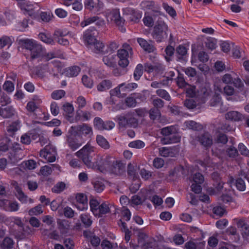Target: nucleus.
<instances>
[{
	"label": "nucleus",
	"instance_id": "nucleus-20",
	"mask_svg": "<svg viewBox=\"0 0 249 249\" xmlns=\"http://www.w3.org/2000/svg\"><path fill=\"white\" fill-rule=\"evenodd\" d=\"M76 134L80 137V135H84L85 136H90L92 134V128L86 124H83L75 126Z\"/></svg>",
	"mask_w": 249,
	"mask_h": 249
},
{
	"label": "nucleus",
	"instance_id": "nucleus-32",
	"mask_svg": "<svg viewBox=\"0 0 249 249\" xmlns=\"http://www.w3.org/2000/svg\"><path fill=\"white\" fill-rule=\"evenodd\" d=\"M112 87V82L109 80L105 79L100 82L97 86L99 91H104L110 89Z\"/></svg>",
	"mask_w": 249,
	"mask_h": 249
},
{
	"label": "nucleus",
	"instance_id": "nucleus-10",
	"mask_svg": "<svg viewBox=\"0 0 249 249\" xmlns=\"http://www.w3.org/2000/svg\"><path fill=\"white\" fill-rule=\"evenodd\" d=\"M108 171L116 176H122L125 171V163L120 160H115Z\"/></svg>",
	"mask_w": 249,
	"mask_h": 249
},
{
	"label": "nucleus",
	"instance_id": "nucleus-62",
	"mask_svg": "<svg viewBox=\"0 0 249 249\" xmlns=\"http://www.w3.org/2000/svg\"><path fill=\"white\" fill-rule=\"evenodd\" d=\"M104 122L100 118L96 117L94 118V124L97 129L100 130H104Z\"/></svg>",
	"mask_w": 249,
	"mask_h": 249
},
{
	"label": "nucleus",
	"instance_id": "nucleus-22",
	"mask_svg": "<svg viewBox=\"0 0 249 249\" xmlns=\"http://www.w3.org/2000/svg\"><path fill=\"white\" fill-rule=\"evenodd\" d=\"M225 118L227 120L238 122L242 121L243 116L241 113L237 111L232 110L226 114Z\"/></svg>",
	"mask_w": 249,
	"mask_h": 249
},
{
	"label": "nucleus",
	"instance_id": "nucleus-38",
	"mask_svg": "<svg viewBox=\"0 0 249 249\" xmlns=\"http://www.w3.org/2000/svg\"><path fill=\"white\" fill-rule=\"evenodd\" d=\"M38 36L40 39L46 44L52 45L54 43V40L50 34L41 33L38 35Z\"/></svg>",
	"mask_w": 249,
	"mask_h": 249
},
{
	"label": "nucleus",
	"instance_id": "nucleus-40",
	"mask_svg": "<svg viewBox=\"0 0 249 249\" xmlns=\"http://www.w3.org/2000/svg\"><path fill=\"white\" fill-rule=\"evenodd\" d=\"M184 105L188 109H194L197 107L198 108L201 107L199 103H196L194 99H189L185 100Z\"/></svg>",
	"mask_w": 249,
	"mask_h": 249
},
{
	"label": "nucleus",
	"instance_id": "nucleus-57",
	"mask_svg": "<svg viewBox=\"0 0 249 249\" xmlns=\"http://www.w3.org/2000/svg\"><path fill=\"white\" fill-rule=\"evenodd\" d=\"M12 41L11 38L7 36H4L0 38V48H2L5 46H10L11 45Z\"/></svg>",
	"mask_w": 249,
	"mask_h": 249
},
{
	"label": "nucleus",
	"instance_id": "nucleus-37",
	"mask_svg": "<svg viewBox=\"0 0 249 249\" xmlns=\"http://www.w3.org/2000/svg\"><path fill=\"white\" fill-rule=\"evenodd\" d=\"M110 211V208L108 205L106 203H103L100 205L99 210L96 214V216L101 217L103 214H105Z\"/></svg>",
	"mask_w": 249,
	"mask_h": 249
},
{
	"label": "nucleus",
	"instance_id": "nucleus-29",
	"mask_svg": "<svg viewBox=\"0 0 249 249\" xmlns=\"http://www.w3.org/2000/svg\"><path fill=\"white\" fill-rule=\"evenodd\" d=\"M136 93H133L127 97L124 100V104L127 107H136L137 102L135 98Z\"/></svg>",
	"mask_w": 249,
	"mask_h": 249
},
{
	"label": "nucleus",
	"instance_id": "nucleus-23",
	"mask_svg": "<svg viewBox=\"0 0 249 249\" xmlns=\"http://www.w3.org/2000/svg\"><path fill=\"white\" fill-rule=\"evenodd\" d=\"M137 42L140 46L145 51L148 53L153 52L155 47L151 44L149 43L145 39L142 38H138Z\"/></svg>",
	"mask_w": 249,
	"mask_h": 249
},
{
	"label": "nucleus",
	"instance_id": "nucleus-44",
	"mask_svg": "<svg viewBox=\"0 0 249 249\" xmlns=\"http://www.w3.org/2000/svg\"><path fill=\"white\" fill-rule=\"evenodd\" d=\"M84 39L89 45H93L97 39L89 32H86L84 35Z\"/></svg>",
	"mask_w": 249,
	"mask_h": 249
},
{
	"label": "nucleus",
	"instance_id": "nucleus-49",
	"mask_svg": "<svg viewBox=\"0 0 249 249\" xmlns=\"http://www.w3.org/2000/svg\"><path fill=\"white\" fill-rule=\"evenodd\" d=\"M13 240L9 237H6L3 240L0 246L2 249H6L13 248Z\"/></svg>",
	"mask_w": 249,
	"mask_h": 249
},
{
	"label": "nucleus",
	"instance_id": "nucleus-42",
	"mask_svg": "<svg viewBox=\"0 0 249 249\" xmlns=\"http://www.w3.org/2000/svg\"><path fill=\"white\" fill-rule=\"evenodd\" d=\"M97 143L102 148L107 149L109 148V144L107 140L101 135H98L96 137Z\"/></svg>",
	"mask_w": 249,
	"mask_h": 249
},
{
	"label": "nucleus",
	"instance_id": "nucleus-64",
	"mask_svg": "<svg viewBox=\"0 0 249 249\" xmlns=\"http://www.w3.org/2000/svg\"><path fill=\"white\" fill-rule=\"evenodd\" d=\"M200 243L198 244L193 241L190 240L187 242L184 245V248L185 249H197L198 246Z\"/></svg>",
	"mask_w": 249,
	"mask_h": 249
},
{
	"label": "nucleus",
	"instance_id": "nucleus-45",
	"mask_svg": "<svg viewBox=\"0 0 249 249\" xmlns=\"http://www.w3.org/2000/svg\"><path fill=\"white\" fill-rule=\"evenodd\" d=\"M92 184L93 185L94 190L97 193L102 192L105 188V185L104 182L101 180H95L92 182Z\"/></svg>",
	"mask_w": 249,
	"mask_h": 249
},
{
	"label": "nucleus",
	"instance_id": "nucleus-13",
	"mask_svg": "<svg viewBox=\"0 0 249 249\" xmlns=\"http://www.w3.org/2000/svg\"><path fill=\"white\" fill-rule=\"evenodd\" d=\"M18 5L24 14H28L33 18L36 17L37 13L35 11V8L33 4L28 2H19Z\"/></svg>",
	"mask_w": 249,
	"mask_h": 249
},
{
	"label": "nucleus",
	"instance_id": "nucleus-58",
	"mask_svg": "<svg viewBox=\"0 0 249 249\" xmlns=\"http://www.w3.org/2000/svg\"><path fill=\"white\" fill-rule=\"evenodd\" d=\"M65 188V184L62 182L57 183L52 189V192L56 193H60L62 192Z\"/></svg>",
	"mask_w": 249,
	"mask_h": 249
},
{
	"label": "nucleus",
	"instance_id": "nucleus-3",
	"mask_svg": "<svg viewBox=\"0 0 249 249\" xmlns=\"http://www.w3.org/2000/svg\"><path fill=\"white\" fill-rule=\"evenodd\" d=\"M133 54L132 48L127 43H124L122 48L117 51V56L119 58L118 65L123 68H126L129 64L128 59L131 58Z\"/></svg>",
	"mask_w": 249,
	"mask_h": 249
},
{
	"label": "nucleus",
	"instance_id": "nucleus-63",
	"mask_svg": "<svg viewBox=\"0 0 249 249\" xmlns=\"http://www.w3.org/2000/svg\"><path fill=\"white\" fill-rule=\"evenodd\" d=\"M3 88L7 92H11L14 89V85L11 81H6L3 85Z\"/></svg>",
	"mask_w": 249,
	"mask_h": 249
},
{
	"label": "nucleus",
	"instance_id": "nucleus-33",
	"mask_svg": "<svg viewBox=\"0 0 249 249\" xmlns=\"http://www.w3.org/2000/svg\"><path fill=\"white\" fill-rule=\"evenodd\" d=\"M15 189L17 192L16 196L18 199L22 203H26L28 200L27 196L24 194L21 188L18 186H17Z\"/></svg>",
	"mask_w": 249,
	"mask_h": 249
},
{
	"label": "nucleus",
	"instance_id": "nucleus-14",
	"mask_svg": "<svg viewBox=\"0 0 249 249\" xmlns=\"http://www.w3.org/2000/svg\"><path fill=\"white\" fill-rule=\"evenodd\" d=\"M50 149L49 146H46L43 149L40 150L39 155L48 162H52L55 160V151L53 149L51 151Z\"/></svg>",
	"mask_w": 249,
	"mask_h": 249
},
{
	"label": "nucleus",
	"instance_id": "nucleus-11",
	"mask_svg": "<svg viewBox=\"0 0 249 249\" xmlns=\"http://www.w3.org/2000/svg\"><path fill=\"white\" fill-rule=\"evenodd\" d=\"M196 140L201 145L206 148L211 147L213 143L212 135L207 132H205L196 136Z\"/></svg>",
	"mask_w": 249,
	"mask_h": 249
},
{
	"label": "nucleus",
	"instance_id": "nucleus-15",
	"mask_svg": "<svg viewBox=\"0 0 249 249\" xmlns=\"http://www.w3.org/2000/svg\"><path fill=\"white\" fill-rule=\"evenodd\" d=\"M69 146L72 150H75L78 148L83 143L80 137L75 135H71L68 137L67 140Z\"/></svg>",
	"mask_w": 249,
	"mask_h": 249
},
{
	"label": "nucleus",
	"instance_id": "nucleus-53",
	"mask_svg": "<svg viewBox=\"0 0 249 249\" xmlns=\"http://www.w3.org/2000/svg\"><path fill=\"white\" fill-rule=\"evenodd\" d=\"M149 116L151 119L153 120H159L160 122H161L160 119L161 114L160 110H150L149 112Z\"/></svg>",
	"mask_w": 249,
	"mask_h": 249
},
{
	"label": "nucleus",
	"instance_id": "nucleus-39",
	"mask_svg": "<svg viewBox=\"0 0 249 249\" xmlns=\"http://www.w3.org/2000/svg\"><path fill=\"white\" fill-rule=\"evenodd\" d=\"M143 68L144 66L141 64H139L137 65L133 73V76L135 80H139L142 76Z\"/></svg>",
	"mask_w": 249,
	"mask_h": 249
},
{
	"label": "nucleus",
	"instance_id": "nucleus-59",
	"mask_svg": "<svg viewBox=\"0 0 249 249\" xmlns=\"http://www.w3.org/2000/svg\"><path fill=\"white\" fill-rule=\"evenodd\" d=\"M53 172L51 167L45 165L42 167L40 170V174L43 176H48L50 175Z\"/></svg>",
	"mask_w": 249,
	"mask_h": 249
},
{
	"label": "nucleus",
	"instance_id": "nucleus-34",
	"mask_svg": "<svg viewBox=\"0 0 249 249\" xmlns=\"http://www.w3.org/2000/svg\"><path fill=\"white\" fill-rule=\"evenodd\" d=\"M115 161V158L112 156H104V169L108 171Z\"/></svg>",
	"mask_w": 249,
	"mask_h": 249
},
{
	"label": "nucleus",
	"instance_id": "nucleus-2",
	"mask_svg": "<svg viewBox=\"0 0 249 249\" xmlns=\"http://www.w3.org/2000/svg\"><path fill=\"white\" fill-rule=\"evenodd\" d=\"M142 116V110H135L133 113H129L124 116L118 117V123L121 127H136L138 124V116Z\"/></svg>",
	"mask_w": 249,
	"mask_h": 249
},
{
	"label": "nucleus",
	"instance_id": "nucleus-1",
	"mask_svg": "<svg viewBox=\"0 0 249 249\" xmlns=\"http://www.w3.org/2000/svg\"><path fill=\"white\" fill-rule=\"evenodd\" d=\"M93 152V147L87 144L81 149L76 152L75 155L82 160L88 168H97L99 170L104 169V156L97 155L94 161H92L91 154Z\"/></svg>",
	"mask_w": 249,
	"mask_h": 249
},
{
	"label": "nucleus",
	"instance_id": "nucleus-30",
	"mask_svg": "<svg viewBox=\"0 0 249 249\" xmlns=\"http://www.w3.org/2000/svg\"><path fill=\"white\" fill-rule=\"evenodd\" d=\"M235 93L234 88L231 85H227L225 86L223 90L222 93L226 96L227 100H230V96H233Z\"/></svg>",
	"mask_w": 249,
	"mask_h": 249
},
{
	"label": "nucleus",
	"instance_id": "nucleus-27",
	"mask_svg": "<svg viewBox=\"0 0 249 249\" xmlns=\"http://www.w3.org/2000/svg\"><path fill=\"white\" fill-rule=\"evenodd\" d=\"M20 128V122L18 120L12 122L7 127V131L10 136L14 135L15 133Z\"/></svg>",
	"mask_w": 249,
	"mask_h": 249
},
{
	"label": "nucleus",
	"instance_id": "nucleus-18",
	"mask_svg": "<svg viewBox=\"0 0 249 249\" xmlns=\"http://www.w3.org/2000/svg\"><path fill=\"white\" fill-rule=\"evenodd\" d=\"M178 152V148L176 147H164L159 148V154L161 156L163 157H173L175 156Z\"/></svg>",
	"mask_w": 249,
	"mask_h": 249
},
{
	"label": "nucleus",
	"instance_id": "nucleus-46",
	"mask_svg": "<svg viewBox=\"0 0 249 249\" xmlns=\"http://www.w3.org/2000/svg\"><path fill=\"white\" fill-rule=\"evenodd\" d=\"M136 166H133L131 163H129L127 166L128 175L132 178L135 179L137 178V173L136 172Z\"/></svg>",
	"mask_w": 249,
	"mask_h": 249
},
{
	"label": "nucleus",
	"instance_id": "nucleus-21",
	"mask_svg": "<svg viewBox=\"0 0 249 249\" xmlns=\"http://www.w3.org/2000/svg\"><path fill=\"white\" fill-rule=\"evenodd\" d=\"M58 229L62 234H65L69 232L71 229V222L67 220H58L57 221Z\"/></svg>",
	"mask_w": 249,
	"mask_h": 249
},
{
	"label": "nucleus",
	"instance_id": "nucleus-35",
	"mask_svg": "<svg viewBox=\"0 0 249 249\" xmlns=\"http://www.w3.org/2000/svg\"><path fill=\"white\" fill-rule=\"evenodd\" d=\"M80 71V68L77 66H72L67 69L65 71V73L67 76L69 77H73L77 76Z\"/></svg>",
	"mask_w": 249,
	"mask_h": 249
},
{
	"label": "nucleus",
	"instance_id": "nucleus-36",
	"mask_svg": "<svg viewBox=\"0 0 249 249\" xmlns=\"http://www.w3.org/2000/svg\"><path fill=\"white\" fill-rule=\"evenodd\" d=\"M185 124L187 128L194 130L199 131L203 129V126L201 124L193 121L185 122Z\"/></svg>",
	"mask_w": 249,
	"mask_h": 249
},
{
	"label": "nucleus",
	"instance_id": "nucleus-19",
	"mask_svg": "<svg viewBox=\"0 0 249 249\" xmlns=\"http://www.w3.org/2000/svg\"><path fill=\"white\" fill-rule=\"evenodd\" d=\"M0 201L5 206L4 209L5 211L10 212H17L19 208V205L16 201H8L7 199H1Z\"/></svg>",
	"mask_w": 249,
	"mask_h": 249
},
{
	"label": "nucleus",
	"instance_id": "nucleus-48",
	"mask_svg": "<svg viewBox=\"0 0 249 249\" xmlns=\"http://www.w3.org/2000/svg\"><path fill=\"white\" fill-rule=\"evenodd\" d=\"M187 50L186 48L183 45H179L176 48V53L178 54V58L182 59L183 56L187 54Z\"/></svg>",
	"mask_w": 249,
	"mask_h": 249
},
{
	"label": "nucleus",
	"instance_id": "nucleus-9",
	"mask_svg": "<svg viewBox=\"0 0 249 249\" xmlns=\"http://www.w3.org/2000/svg\"><path fill=\"white\" fill-rule=\"evenodd\" d=\"M107 19L109 18L111 21H113L122 32L125 31V29L123 28L125 20L121 17L119 9H112L110 12H107Z\"/></svg>",
	"mask_w": 249,
	"mask_h": 249
},
{
	"label": "nucleus",
	"instance_id": "nucleus-43",
	"mask_svg": "<svg viewBox=\"0 0 249 249\" xmlns=\"http://www.w3.org/2000/svg\"><path fill=\"white\" fill-rule=\"evenodd\" d=\"M42 107L41 101L40 99H33L29 102L27 106V109H37Z\"/></svg>",
	"mask_w": 249,
	"mask_h": 249
},
{
	"label": "nucleus",
	"instance_id": "nucleus-4",
	"mask_svg": "<svg viewBox=\"0 0 249 249\" xmlns=\"http://www.w3.org/2000/svg\"><path fill=\"white\" fill-rule=\"evenodd\" d=\"M24 47L30 51V59L33 60L40 58L43 50L42 46L33 39H25L22 41Z\"/></svg>",
	"mask_w": 249,
	"mask_h": 249
},
{
	"label": "nucleus",
	"instance_id": "nucleus-5",
	"mask_svg": "<svg viewBox=\"0 0 249 249\" xmlns=\"http://www.w3.org/2000/svg\"><path fill=\"white\" fill-rule=\"evenodd\" d=\"M138 88V84L135 83H123L110 90V95L119 98L125 97L127 92H129Z\"/></svg>",
	"mask_w": 249,
	"mask_h": 249
},
{
	"label": "nucleus",
	"instance_id": "nucleus-17",
	"mask_svg": "<svg viewBox=\"0 0 249 249\" xmlns=\"http://www.w3.org/2000/svg\"><path fill=\"white\" fill-rule=\"evenodd\" d=\"M85 4L87 9L94 12H98L103 7L100 0H86Z\"/></svg>",
	"mask_w": 249,
	"mask_h": 249
},
{
	"label": "nucleus",
	"instance_id": "nucleus-47",
	"mask_svg": "<svg viewBox=\"0 0 249 249\" xmlns=\"http://www.w3.org/2000/svg\"><path fill=\"white\" fill-rule=\"evenodd\" d=\"M89 205L91 211L96 216L100 205L99 203L97 200L92 199L90 200Z\"/></svg>",
	"mask_w": 249,
	"mask_h": 249
},
{
	"label": "nucleus",
	"instance_id": "nucleus-8",
	"mask_svg": "<svg viewBox=\"0 0 249 249\" xmlns=\"http://www.w3.org/2000/svg\"><path fill=\"white\" fill-rule=\"evenodd\" d=\"M168 25L162 21H158L154 26L152 33L153 37L157 42H161L167 37Z\"/></svg>",
	"mask_w": 249,
	"mask_h": 249
},
{
	"label": "nucleus",
	"instance_id": "nucleus-25",
	"mask_svg": "<svg viewBox=\"0 0 249 249\" xmlns=\"http://www.w3.org/2000/svg\"><path fill=\"white\" fill-rule=\"evenodd\" d=\"M103 62L108 67L114 68L116 65V55L108 54L103 57Z\"/></svg>",
	"mask_w": 249,
	"mask_h": 249
},
{
	"label": "nucleus",
	"instance_id": "nucleus-56",
	"mask_svg": "<svg viewBox=\"0 0 249 249\" xmlns=\"http://www.w3.org/2000/svg\"><path fill=\"white\" fill-rule=\"evenodd\" d=\"M129 146L132 148L141 149L144 147V143L140 140H136L130 142L129 144Z\"/></svg>",
	"mask_w": 249,
	"mask_h": 249
},
{
	"label": "nucleus",
	"instance_id": "nucleus-41",
	"mask_svg": "<svg viewBox=\"0 0 249 249\" xmlns=\"http://www.w3.org/2000/svg\"><path fill=\"white\" fill-rule=\"evenodd\" d=\"M80 218L85 227L86 228L90 227L92 224V221L91 219L90 216L89 214H82L80 216Z\"/></svg>",
	"mask_w": 249,
	"mask_h": 249
},
{
	"label": "nucleus",
	"instance_id": "nucleus-50",
	"mask_svg": "<svg viewBox=\"0 0 249 249\" xmlns=\"http://www.w3.org/2000/svg\"><path fill=\"white\" fill-rule=\"evenodd\" d=\"M190 180L191 181H193L196 183L202 184L204 181V178L201 174L199 173H196L190 179Z\"/></svg>",
	"mask_w": 249,
	"mask_h": 249
},
{
	"label": "nucleus",
	"instance_id": "nucleus-55",
	"mask_svg": "<svg viewBox=\"0 0 249 249\" xmlns=\"http://www.w3.org/2000/svg\"><path fill=\"white\" fill-rule=\"evenodd\" d=\"M43 213L42 209V206L41 205H38L37 206L31 209L29 212V214L30 215H37Z\"/></svg>",
	"mask_w": 249,
	"mask_h": 249
},
{
	"label": "nucleus",
	"instance_id": "nucleus-26",
	"mask_svg": "<svg viewBox=\"0 0 249 249\" xmlns=\"http://www.w3.org/2000/svg\"><path fill=\"white\" fill-rule=\"evenodd\" d=\"M234 221L238 228L246 235L249 236V225L243 219H235Z\"/></svg>",
	"mask_w": 249,
	"mask_h": 249
},
{
	"label": "nucleus",
	"instance_id": "nucleus-51",
	"mask_svg": "<svg viewBox=\"0 0 249 249\" xmlns=\"http://www.w3.org/2000/svg\"><path fill=\"white\" fill-rule=\"evenodd\" d=\"M65 94L66 92L64 90H56L52 92L51 97L54 100H59L64 97Z\"/></svg>",
	"mask_w": 249,
	"mask_h": 249
},
{
	"label": "nucleus",
	"instance_id": "nucleus-60",
	"mask_svg": "<svg viewBox=\"0 0 249 249\" xmlns=\"http://www.w3.org/2000/svg\"><path fill=\"white\" fill-rule=\"evenodd\" d=\"M119 44L113 41H111L107 45V49L106 50V51H107L108 53L110 52L111 53H113L115 52V51L119 48Z\"/></svg>",
	"mask_w": 249,
	"mask_h": 249
},
{
	"label": "nucleus",
	"instance_id": "nucleus-16",
	"mask_svg": "<svg viewBox=\"0 0 249 249\" xmlns=\"http://www.w3.org/2000/svg\"><path fill=\"white\" fill-rule=\"evenodd\" d=\"M138 240L139 244H141L146 248H152L155 242L153 239L149 238L148 236L142 232L138 233Z\"/></svg>",
	"mask_w": 249,
	"mask_h": 249
},
{
	"label": "nucleus",
	"instance_id": "nucleus-24",
	"mask_svg": "<svg viewBox=\"0 0 249 249\" xmlns=\"http://www.w3.org/2000/svg\"><path fill=\"white\" fill-rule=\"evenodd\" d=\"M198 94L202 98H205L210 96L212 90L210 86L205 84L202 85L198 90Z\"/></svg>",
	"mask_w": 249,
	"mask_h": 249
},
{
	"label": "nucleus",
	"instance_id": "nucleus-7",
	"mask_svg": "<svg viewBox=\"0 0 249 249\" xmlns=\"http://www.w3.org/2000/svg\"><path fill=\"white\" fill-rule=\"evenodd\" d=\"M175 131V128L173 126L164 127L161 129V134L165 137L160 139V142L162 144H168L176 143L179 141V137L172 135Z\"/></svg>",
	"mask_w": 249,
	"mask_h": 249
},
{
	"label": "nucleus",
	"instance_id": "nucleus-6",
	"mask_svg": "<svg viewBox=\"0 0 249 249\" xmlns=\"http://www.w3.org/2000/svg\"><path fill=\"white\" fill-rule=\"evenodd\" d=\"M221 80L224 84H232L234 88L239 89H243L245 87L242 80L234 71L225 73L221 77Z\"/></svg>",
	"mask_w": 249,
	"mask_h": 249
},
{
	"label": "nucleus",
	"instance_id": "nucleus-31",
	"mask_svg": "<svg viewBox=\"0 0 249 249\" xmlns=\"http://www.w3.org/2000/svg\"><path fill=\"white\" fill-rule=\"evenodd\" d=\"M90 114L88 111H83L82 110H78L75 116L76 121L80 120H88L90 118Z\"/></svg>",
	"mask_w": 249,
	"mask_h": 249
},
{
	"label": "nucleus",
	"instance_id": "nucleus-52",
	"mask_svg": "<svg viewBox=\"0 0 249 249\" xmlns=\"http://www.w3.org/2000/svg\"><path fill=\"white\" fill-rule=\"evenodd\" d=\"M156 94L159 97L167 100L170 101L171 97L168 92L163 89H159L156 90Z\"/></svg>",
	"mask_w": 249,
	"mask_h": 249
},
{
	"label": "nucleus",
	"instance_id": "nucleus-12",
	"mask_svg": "<svg viewBox=\"0 0 249 249\" xmlns=\"http://www.w3.org/2000/svg\"><path fill=\"white\" fill-rule=\"evenodd\" d=\"M144 70L148 73L155 72L157 74L162 73L165 70L164 65L160 63H155L153 65L146 63L144 65Z\"/></svg>",
	"mask_w": 249,
	"mask_h": 249
},
{
	"label": "nucleus",
	"instance_id": "nucleus-54",
	"mask_svg": "<svg viewBox=\"0 0 249 249\" xmlns=\"http://www.w3.org/2000/svg\"><path fill=\"white\" fill-rule=\"evenodd\" d=\"M98 19L99 17L97 16L89 17L87 18H85L83 21H82L81 22L80 25L82 27H84L89 24L96 22Z\"/></svg>",
	"mask_w": 249,
	"mask_h": 249
},
{
	"label": "nucleus",
	"instance_id": "nucleus-61",
	"mask_svg": "<svg viewBox=\"0 0 249 249\" xmlns=\"http://www.w3.org/2000/svg\"><path fill=\"white\" fill-rule=\"evenodd\" d=\"M235 185L237 189L240 191H244L246 189V185L243 179L238 178L235 181Z\"/></svg>",
	"mask_w": 249,
	"mask_h": 249
},
{
	"label": "nucleus",
	"instance_id": "nucleus-28",
	"mask_svg": "<svg viewBox=\"0 0 249 249\" xmlns=\"http://www.w3.org/2000/svg\"><path fill=\"white\" fill-rule=\"evenodd\" d=\"M93 46L94 48V52L96 53H101L102 54L108 53L107 51L105 50V44L103 43V42L100 40H97L93 45Z\"/></svg>",
	"mask_w": 249,
	"mask_h": 249
}]
</instances>
